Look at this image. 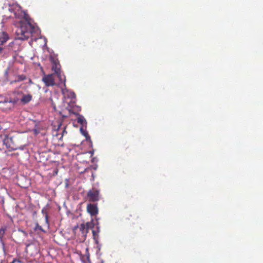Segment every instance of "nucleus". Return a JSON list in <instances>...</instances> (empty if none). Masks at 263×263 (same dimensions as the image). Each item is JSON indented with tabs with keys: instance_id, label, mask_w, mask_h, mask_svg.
Masks as SVG:
<instances>
[{
	"instance_id": "obj_21",
	"label": "nucleus",
	"mask_w": 263,
	"mask_h": 263,
	"mask_svg": "<svg viewBox=\"0 0 263 263\" xmlns=\"http://www.w3.org/2000/svg\"><path fill=\"white\" fill-rule=\"evenodd\" d=\"M14 261H15V260H13L11 262V263H14Z\"/></svg>"
},
{
	"instance_id": "obj_14",
	"label": "nucleus",
	"mask_w": 263,
	"mask_h": 263,
	"mask_svg": "<svg viewBox=\"0 0 263 263\" xmlns=\"http://www.w3.org/2000/svg\"><path fill=\"white\" fill-rule=\"evenodd\" d=\"M6 231V227H2L0 228V242L2 243L3 246H4V242L3 241V237L5 235V232Z\"/></svg>"
},
{
	"instance_id": "obj_6",
	"label": "nucleus",
	"mask_w": 263,
	"mask_h": 263,
	"mask_svg": "<svg viewBox=\"0 0 263 263\" xmlns=\"http://www.w3.org/2000/svg\"><path fill=\"white\" fill-rule=\"evenodd\" d=\"M94 227V223L92 222H87L86 223H82L80 226V230L82 234L86 235L89 229H92Z\"/></svg>"
},
{
	"instance_id": "obj_19",
	"label": "nucleus",
	"mask_w": 263,
	"mask_h": 263,
	"mask_svg": "<svg viewBox=\"0 0 263 263\" xmlns=\"http://www.w3.org/2000/svg\"><path fill=\"white\" fill-rule=\"evenodd\" d=\"M3 48H2V47H0V53H1V52H2V51H3Z\"/></svg>"
},
{
	"instance_id": "obj_12",
	"label": "nucleus",
	"mask_w": 263,
	"mask_h": 263,
	"mask_svg": "<svg viewBox=\"0 0 263 263\" xmlns=\"http://www.w3.org/2000/svg\"><path fill=\"white\" fill-rule=\"evenodd\" d=\"M32 96L30 94L24 95L21 99L22 102L24 104L29 103L32 99Z\"/></svg>"
},
{
	"instance_id": "obj_3",
	"label": "nucleus",
	"mask_w": 263,
	"mask_h": 263,
	"mask_svg": "<svg viewBox=\"0 0 263 263\" xmlns=\"http://www.w3.org/2000/svg\"><path fill=\"white\" fill-rule=\"evenodd\" d=\"M88 199L90 202H96L100 199V191L96 189L90 190L87 193Z\"/></svg>"
},
{
	"instance_id": "obj_13",
	"label": "nucleus",
	"mask_w": 263,
	"mask_h": 263,
	"mask_svg": "<svg viewBox=\"0 0 263 263\" xmlns=\"http://www.w3.org/2000/svg\"><path fill=\"white\" fill-rule=\"evenodd\" d=\"M54 76L56 74L58 78L59 79V81L62 83L63 82H65V77L62 73L61 70H59L58 71H56L54 73Z\"/></svg>"
},
{
	"instance_id": "obj_5",
	"label": "nucleus",
	"mask_w": 263,
	"mask_h": 263,
	"mask_svg": "<svg viewBox=\"0 0 263 263\" xmlns=\"http://www.w3.org/2000/svg\"><path fill=\"white\" fill-rule=\"evenodd\" d=\"M42 81L47 87L53 86L55 85L54 82V74H48L45 75L42 78Z\"/></svg>"
},
{
	"instance_id": "obj_7",
	"label": "nucleus",
	"mask_w": 263,
	"mask_h": 263,
	"mask_svg": "<svg viewBox=\"0 0 263 263\" xmlns=\"http://www.w3.org/2000/svg\"><path fill=\"white\" fill-rule=\"evenodd\" d=\"M50 60L52 63L51 69L54 72L61 70V65L58 59L52 57H50Z\"/></svg>"
},
{
	"instance_id": "obj_16",
	"label": "nucleus",
	"mask_w": 263,
	"mask_h": 263,
	"mask_svg": "<svg viewBox=\"0 0 263 263\" xmlns=\"http://www.w3.org/2000/svg\"><path fill=\"white\" fill-rule=\"evenodd\" d=\"M62 126V123L61 122H59L58 123V128L57 129V130H59L60 127Z\"/></svg>"
},
{
	"instance_id": "obj_2",
	"label": "nucleus",
	"mask_w": 263,
	"mask_h": 263,
	"mask_svg": "<svg viewBox=\"0 0 263 263\" xmlns=\"http://www.w3.org/2000/svg\"><path fill=\"white\" fill-rule=\"evenodd\" d=\"M33 26L27 20H21L18 24L16 33L18 39L22 40L27 39L34 31Z\"/></svg>"
},
{
	"instance_id": "obj_18",
	"label": "nucleus",
	"mask_w": 263,
	"mask_h": 263,
	"mask_svg": "<svg viewBox=\"0 0 263 263\" xmlns=\"http://www.w3.org/2000/svg\"><path fill=\"white\" fill-rule=\"evenodd\" d=\"M90 256H89V254H88V255H87V261L88 262V263H90Z\"/></svg>"
},
{
	"instance_id": "obj_10",
	"label": "nucleus",
	"mask_w": 263,
	"mask_h": 263,
	"mask_svg": "<svg viewBox=\"0 0 263 263\" xmlns=\"http://www.w3.org/2000/svg\"><path fill=\"white\" fill-rule=\"evenodd\" d=\"M9 39L8 34L5 32L0 33V42L2 44L6 43Z\"/></svg>"
},
{
	"instance_id": "obj_4",
	"label": "nucleus",
	"mask_w": 263,
	"mask_h": 263,
	"mask_svg": "<svg viewBox=\"0 0 263 263\" xmlns=\"http://www.w3.org/2000/svg\"><path fill=\"white\" fill-rule=\"evenodd\" d=\"M76 115L78 116V117H77L78 123L80 124L82 126H86V124H87V122H86V120H85V119L84 118V117L82 115H81L79 114H76ZM80 130L82 133L83 135L85 137L86 140H88V139L90 138L88 134L83 130V127H81L80 128Z\"/></svg>"
},
{
	"instance_id": "obj_1",
	"label": "nucleus",
	"mask_w": 263,
	"mask_h": 263,
	"mask_svg": "<svg viewBox=\"0 0 263 263\" xmlns=\"http://www.w3.org/2000/svg\"><path fill=\"white\" fill-rule=\"evenodd\" d=\"M3 144L9 151L17 149L24 150L26 144L22 135L14 132L1 136Z\"/></svg>"
},
{
	"instance_id": "obj_17",
	"label": "nucleus",
	"mask_w": 263,
	"mask_h": 263,
	"mask_svg": "<svg viewBox=\"0 0 263 263\" xmlns=\"http://www.w3.org/2000/svg\"><path fill=\"white\" fill-rule=\"evenodd\" d=\"M66 133V130H65V127H64V129L62 130V136L60 138V139H61V138L63 137V135L64 134V133Z\"/></svg>"
},
{
	"instance_id": "obj_8",
	"label": "nucleus",
	"mask_w": 263,
	"mask_h": 263,
	"mask_svg": "<svg viewBox=\"0 0 263 263\" xmlns=\"http://www.w3.org/2000/svg\"><path fill=\"white\" fill-rule=\"evenodd\" d=\"M87 211L91 216H95L98 213V209L97 206L93 204H88L87 205Z\"/></svg>"
},
{
	"instance_id": "obj_15",
	"label": "nucleus",
	"mask_w": 263,
	"mask_h": 263,
	"mask_svg": "<svg viewBox=\"0 0 263 263\" xmlns=\"http://www.w3.org/2000/svg\"><path fill=\"white\" fill-rule=\"evenodd\" d=\"M26 77L24 74H21L17 76V79L15 80V82H20L26 80Z\"/></svg>"
},
{
	"instance_id": "obj_11",
	"label": "nucleus",
	"mask_w": 263,
	"mask_h": 263,
	"mask_svg": "<svg viewBox=\"0 0 263 263\" xmlns=\"http://www.w3.org/2000/svg\"><path fill=\"white\" fill-rule=\"evenodd\" d=\"M64 95L65 97H67L68 98L71 99L70 102H73L74 100L76 99V94L74 92L71 91H67L65 92H64Z\"/></svg>"
},
{
	"instance_id": "obj_22",
	"label": "nucleus",
	"mask_w": 263,
	"mask_h": 263,
	"mask_svg": "<svg viewBox=\"0 0 263 263\" xmlns=\"http://www.w3.org/2000/svg\"><path fill=\"white\" fill-rule=\"evenodd\" d=\"M101 263H104V261H102L101 262Z\"/></svg>"
},
{
	"instance_id": "obj_9",
	"label": "nucleus",
	"mask_w": 263,
	"mask_h": 263,
	"mask_svg": "<svg viewBox=\"0 0 263 263\" xmlns=\"http://www.w3.org/2000/svg\"><path fill=\"white\" fill-rule=\"evenodd\" d=\"M9 10L10 12L13 13L15 17L20 18V13H22L20 7L18 6H13L9 8Z\"/></svg>"
},
{
	"instance_id": "obj_20",
	"label": "nucleus",
	"mask_w": 263,
	"mask_h": 263,
	"mask_svg": "<svg viewBox=\"0 0 263 263\" xmlns=\"http://www.w3.org/2000/svg\"><path fill=\"white\" fill-rule=\"evenodd\" d=\"M92 233H93V235L95 236V231L94 230H92Z\"/></svg>"
}]
</instances>
